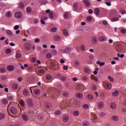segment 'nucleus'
Returning a JSON list of instances; mask_svg holds the SVG:
<instances>
[{"instance_id":"nucleus-1","label":"nucleus","mask_w":126,"mask_h":126,"mask_svg":"<svg viewBox=\"0 0 126 126\" xmlns=\"http://www.w3.org/2000/svg\"><path fill=\"white\" fill-rule=\"evenodd\" d=\"M27 102L28 105L29 107H32L33 106V103L32 100L31 99H28L27 100Z\"/></svg>"},{"instance_id":"nucleus-2","label":"nucleus","mask_w":126,"mask_h":126,"mask_svg":"<svg viewBox=\"0 0 126 126\" xmlns=\"http://www.w3.org/2000/svg\"><path fill=\"white\" fill-rule=\"evenodd\" d=\"M71 100H70L69 101V102L70 104L71 103ZM79 103V102L76 99H74L73 100L72 102V104L73 105L76 106Z\"/></svg>"},{"instance_id":"nucleus-3","label":"nucleus","mask_w":126,"mask_h":126,"mask_svg":"<svg viewBox=\"0 0 126 126\" xmlns=\"http://www.w3.org/2000/svg\"><path fill=\"white\" fill-rule=\"evenodd\" d=\"M24 46L25 49L28 50H29L31 48V45L29 43H26Z\"/></svg>"},{"instance_id":"nucleus-4","label":"nucleus","mask_w":126,"mask_h":126,"mask_svg":"<svg viewBox=\"0 0 126 126\" xmlns=\"http://www.w3.org/2000/svg\"><path fill=\"white\" fill-rule=\"evenodd\" d=\"M15 69L13 65H8L7 67V69L8 71H12Z\"/></svg>"},{"instance_id":"nucleus-5","label":"nucleus","mask_w":126,"mask_h":126,"mask_svg":"<svg viewBox=\"0 0 126 126\" xmlns=\"http://www.w3.org/2000/svg\"><path fill=\"white\" fill-rule=\"evenodd\" d=\"M104 88L106 89H110L111 87V84L110 83H106L104 85Z\"/></svg>"},{"instance_id":"nucleus-6","label":"nucleus","mask_w":126,"mask_h":126,"mask_svg":"<svg viewBox=\"0 0 126 126\" xmlns=\"http://www.w3.org/2000/svg\"><path fill=\"white\" fill-rule=\"evenodd\" d=\"M10 111L14 114L17 113V111L16 108L14 107H12L10 109Z\"/></svg>"},{"instance_id":"nucleus-7","label":"nucleus","mask_w":126,"mask_h":126,"mask_svg":"<svg viewBox=\"0 0 126 126\" xmlns=\"http://www.w3.org/2000/svg\"><path fill=\"white\" fill-rule=\"evenodd\" d=\"M22 16V14L21 12H18L15 13V16L17 18H20Z\"/></svg>"},{"instance_id":"nucleus-8","label":"nucleus","mask_w":126,"mask_h":126,"mask_svg":"<svg viewBox=\"0 0 126 126\" xmlns=\"http://www.w3.org/2000/svg\"><path fill=\"white\" fill-rule=\"evenodd\" d=\"M83 1L86 6L89 7L91 5L90 3L89 0H83Z\"/></svg>"},{"instance_id":"nucleus-9","label":"nucleus","mask_w":126,"mask_h":126,"mask_svg":"<svg viewBox=\"0 0 126 126\" xmlns=\"http://www.w3.org/2000/svg\"><path fill=\"white\" fill-rule=\"evenodd\" d=\"M71 49L69 47H66L64 50V53L67 54L70 53L71 51Z\"/></svg>"},{"instance_id":"nucleus-10","label":"nucleus","mask_w":126,"mask_h":126,"mask_svg":"<svg viewBox=\"0 0 126 126\" xmlns=\"http://www.w3.org/2000/svg\"><path fill=\"white\" fill-rule=\"evenodd\" d=\"M23 93L24 95L25 96H28L29 94V92L26 89H24L23 91Z\"/></svg>"},{"instance_id":"nucleus-11","label":"nucleus","mask_w":126,"mask_h":126,"mask_svg":"<svg viewBox=\"0 0 126 126\" xmlns=\"http://www.w3.org/2000/svg\"><path fill=\"white\" fill-rule=\"evenodd\" d=\"M86 98L89 100H91L94 99L93 96L91 94H89L86 96Z\"/></svg>"},{"instance_id":"nucleus-12","label":"nucleus","mask_w":126,"mask_h":126,"mask_svg":"<svg viewBox=\"0 0 126 126\" xmlns=\"http://www.w3.org/2000/svg\"><path fill=\"white\" fill-rule=\"evenodd\" d=\"M76 96L79 99H81L83 97V95L81 93H78L76 94Z\"/></svg>"},{"instance_id":"nucleus-13","label":"nucleus","mask_w":126,"mask_h":126,"mask_svg":"<svg viewBox=\"0 0 126 126\" xmlns=\"http://www.w3.org/2000/svg\"><path fill=\"white\" fill-rule=\"evenodd\" d=\"M100 10L99 8H95L94 10V13L96 14L97 16H98L99 14Z\"/></svg>"},{"instance_id":"nucleus-14","label":"nucleus","mask_w":126,"mask_h":126,"mask_svg":"<svg viewBox=\"0 0 126 126\" xmlns=\"http://www.w3.org/2000/svg\"><path fill=\"white\" fill-rule=\"evenodd\" d=\"M116 48L118 51H122L123 50V48L121 45H117L116 47Z\"/></svg>"},{"instance_id":"nucleus-15","label":"nucleus","mask_w":126,"mask_h":126,"mask_svg":"<svg viewBox=\"0 0 126 126\" xmlns=\"http://www.w3.org/2000/svg\"><path fill=\"white\" fill-rule=\"evenodd\" d=\"M106 37L104 36H102L99 37L98 38L99 41L100 42H102L105 41L106 39Z\"/></svg>"},{"instance_id":"nucleus-16","label":"nucleus","mask_w":126,"mask_h":126,"mask_svg":"<svg viewBox=\"0 0 126 126\" xmlns=\"http://www.w3.org/2000/svg\"><path fill=\"white\" fill-rule=\"evenodd\" d=\"M48 16L50 18L53 19L54 18V13L53 11H50L48 14Z\"/></svg>"},{"instance_id":"nucleus-17","label":"nucleus","mask_w":126,"mask_h":126,"mask_svg":"<svg viewBox=\"0 0 126 126\" xmlns=\"http://www.w3.org/2000/svg\"><path fill=\"white\" fill-rule=\"evenodd\" d=\"M63 121L64 122H66L68 121L69 119V117L67 115H65L63 117Z\"/></svg>"},{"instance_id":"nucleus-18","label":"nucleus","mask_w":126,"mask_h":126,"mask_svg":"<svg viewBox=\"0 0 126 126\" xmlns=\"http://www.w3.org/2000/svg\"><path fill=\"white\" fill-rule=\"evenodd\" d=\"M97 37H93L92 38V42L94 44H96L97 42Z\"/></svg>"},{"instance_id":"nucleus-19","label":"nucleus","mask_w":126,"mask_h":126,"mask_svg":"<svg viewBox=\"0 0 126 126\" xmlns=\"http://www.w3.org/2000/svg\"><path fill=\"white\" fill-rule=\"evenodd\" d=\"M97 106L100 109L103 108L104 106V104L102 102H99L97 104Z\"/></svg>"},{"instance_id":"nucleus-20","label":"nucleus","mask_w":126,"mask_h":126,"mask_svg":"<svg viewBox=\"0 0 126 126\" xmlns=\"http://www.w3.org/2000/svg\"><path fill=\"white\" fill-rule=\"evenodd\" d=\"M78 4L77 2L75 3L73 5V9L75 11L77 10L78 9Z\"/></svg>"},{"instance_id":"nucleus-21","label":"nucleus","mask_w":126,"mask_h":126,"mask_svg":"<svg viewBox=\"0 0 126 126\" xmlns=\"http://www.w3.org/2000/svg\"><path fill=\"white\" fill-rule=\"evenodd\" d=\"M61 39V37L58 35H56L54 37L53 39L55 41H59Z\"/></svg>"},{"instance_id":"nucleus-22","label":"nucleus","mask_w":126,"mask_h":126,"mask_svg":"<svg viewBox=\"0 0 126 126\" xmlns=\"http://www.w3.org/2000/svg\"><path fill=\"white\" fill-rule=\"evenodd\" d=\"M110 107L112 109H114L116 107V105L115 103L112 102L110 104Z\"/></svg>"},{"instance_id":"nucleus-23","label":"nucleus","mask_w":126,"mask_h":126,"mask_svg":"<svg viewBox=\"0 0 126 126\" xmlns=\"http://www.w3.org/2000/svg\"><path fill=\"white\" fill-rule=\"evenodd\" d=\"M40 93V91L38 89H35L34 91V93L35 94L37 95L39 94Z\"/></svg>"},{"instance_id":"nucleus-24","label":"nucleus","mask_w":126,"mask_h":126,"mask_svg":"<svg viewBox=\"0 0 126 126\" xmlns=\"http://www.w3.org/2000/svg\"><path fill=\"white\" fill-rule=\"evenodd\" d=\"M5 117V116L4 114L0 112V120L4 119Z\"/></svg>"},{"instance_id":"nucleus-25","label":"nucleus","mask_w":126,"mask_h":126,"mask_svg":"<svg viewBox=\"0 0 126 126\" xmlns=\"http://www.w3.org/2000/svg\"><path fill=\"white\" fill-rule=\"evenodd\" d=\"M6 15L7 17H10L12 16V13L10 11H8L6 13Z\"/></svg>"},{"instance_id":"nucleus-26","label":"nucleus","mask_w":126,"mask_h":126,"mask_svg":"<svg viewBox=\"0 0 126 126\" xmlns=\"http://www.w3.org/2000/svg\"><path fill=\"white\" fill-rule=\"evenodd\" d=\"M18 87V85L16 84H14L12 85V88L14 90L16 89Z\"/></svg>"},{"instance_id":"nucleus-27","label":"nucleus","mask_w":126,"mask_h":126,"mask_svg":"<svg viewBox=\"0 0 126 126\" xmlns=\"http://www.w3.org/2000/svg\"><path fill=\"white\" fill-rule=\"evenodd\" d=\"M84 71L85 73L88 74L90 72V70L87 67H85L84 68Z\"/></svg>"},{"instance_id":"nucleus-28","label":"nucleus","mask_w":126,"mask_h":126,"mask_svg":"<svg viewBox=\"0 0 126 126\" xmlns=\"http://www.w3.org/2000/svg\"><path fill=\"white\" fill-rule=\"evenodd\" d=\"M6 32L9 36H12L13 34L11 31L7 30L6 31Z\"/></svg>"},{"instance_id":"nucleus-29","label":"nucleus","mask_w":126,"mask_h":126,"mask_svg":"<svg viewBox=\"0 0 126 126\" xmlns=\"http://www.w3.org/2000/svg\"><path fill=\"white\" fill-rule=\"evenodd\" d=\"M119 94V92L118 91L116 90L114 92H113L112 93V95L114 96H116Z\"/></svg>"},{"instance_id":"nucleus-30","label":"nucleus","mask_w":126,"mask_h":126,"mask_svg":"<svg viewBox=\"0 0 126 126\" xmlns=\"http://www.w3.org/2000/svg\"><path fill=\"white\" fill-rule=\"evenodd\" d=\"M22 117L24 120L25 121H27L28 119V118L27 116L25 114H23L22 115Z\"/></svg>"},{"instance_id":"nucleus-31","label":"nucleus","mask_w":126,"mask_h":126,"mask_svg":"<svg viewBox=\"0 0 126 126\" xmlns=\"http://www.w3.org/2000/svg\"><path fill=\"white\" fill-rule=\"evenodd\" d=\"M2 102L4 104H6L8 103V101L6 99H3L2 100Z\"/></svg>"},{"instance_id":"nucleus-32","label":"nucleus","mask_w":126,"mask_h":126,"mask_svg":"<svg viewBox=\"0 0 126 126\" xmlns=\"http://www.w3.org/2000/svg\"><path fill=\"white\" fill-rule=\"evenodd\" d=\"M63 32L64 35L65 36H67L68 35V32L67 30L66 29H64L63 30Z\"/></svg>"},{"instance_id":"nucleus-33","label":"nucleus","mask_w":126,"mask_h":126,"mask_svg":"<svg viewBox=\"0 0 126 126\" xmlns=\"http://www.w3.org/2000/svg\"><path fill=\"white\" fill-rule=\"evenodd\" d=\"M96 63L97 64H99L101 66H103L105 64V63L103 62H100L99 61H97Z\"/></svg>"},{"instance_id":"nucleus-34","label":"nucleus","mask_w":126,"mask_h":126,"mask_svg":"<svg viewBox=\"0 0 126 126\" xmlns=\"http://www.w3.org/2000/svg\"><path fill=\"white\" fill-rule=\"evenodd\" d=\"M68 12H65L64 13V16H63V17L65 19H67L68 18Z\"/></svg>"},{"instance_id":"nucleus-35","label":"nucleus","mask_w":126,"mask_h":126,"mask_svg":"<svg viewBox=\"0 0 126 126\" xmlns=\"http://www.w3.org/2000/svg\"><path fill=\"white\" fill-rule=\"evenodd\" d=\"M111 119L114 121H117L118 119V117L116 116H113L112 117Z\"/></svg>"},{"instance_id":"nucleus-36","label":"nucleus","mask_w":126,"mask_h":126,"mask_svg":"<svg viewBox=\"0 0 126 126\" xmlns=\"http://www.w3.org/2000/svg\"><path fill=\"white\" fill-rule=\"evenodd\" d=\"M26 10L27 12L28 13H31L32 11L31 8L30 7H29L27 8Z\"/></svg>"},{"instance_id":"nucleus-37","label":"nucleus","mask_w":126,"mask_h":126,"mask_svg":"<svg viewBox=\"0 0 126 126\" xmlns=\"http://www.w3.org/2000/svg\"><path fill=\"white\" fill-rule=\"evenodd\" d=\"M83 88L82 85L79 84H78L77 87V88L79 90H81Z\"/></svg>"},{"instance_id":"nucleus-38","label":"nucleus","mask_w":126,"mask_h":126,"mask_svg":"<svg viewBox=\"0 0 126 126\" xmlns=\"http://www.w3.org/2000/svg\"><path fill=\"white\" fill-rule=\"evenodd\" d=\"M52 76L51 75L48 74L46 76V78L47 80H50L52 78Z\"/></svg>"},{"instance_id":"nucleus-39","label":"nucleus","mask_w":126,"mask_h":126,"mask_svg":"<svg viewBox=\"0 0 126 126\" xmlns=\"http://www.w3.org/2000/svg\"><path fill=\"white\" fill-rule=\"evenodd\" d=\"M63 96L65 97H67L68 96V93L67 91H64L63 93Z\"/></svg>"},{"instance_id":"nucleus-40","label":"nucleus","mask_w":126,"mask_h":126,"mask_svg":"<svg viewBox=\"0 0 126 126\" xmlns=\"http://www.w3.org/2000/svg\"><path fill=\"white\" fill-rule=\"evenodd\" d=\"M46 58L47 59H50L52 57V55L50 53H48L46 56Z\"/></svg>"},{"instance_id":"nucleus-41","label":"nucleus","mask_w":126,"mask_h":126,"mask_svg":"<svg viewBox=\"0 0 126 126\" xmlns=\"http://www.w3.org/2000/svg\"><path fill=\"white\" fill-rule=\"evenodd\" d=\"M73 114L74 115L78 116L79 114V112L78 111H76L73 112Z\"/></svg>"},{"instance_id":"nucleus-42","label":"nucleus","mask_w":126,"mask_h":126,"mask_svg":"<svg viewBox=\"0 0 126 126\" xmlns=\"http://www.w3.org/2000/svg\"><path fill=\"white\" fill-rule=\"evenodd\" d=\"M87 21L90 22L92 20V17L91 16H89L87 17L86 18Z\"/></svg>"},{"instance_id":"nucleus-43","label":"nucleus","mask_w":126,"mask_h":126,"mask_svg":"<svg viewBox=\"0 0 126 126\" xmlns=\"http://www.w3.org/2000/svg\"><path fill=\"white\" fill-rule=\"evenodd\" d=\"M11 49L9 48H7L5 50V52L7 54H8L11 53Z\"/></svg>"},{"instance_id":"nucleus-44","label":"nucleus","mask_w":126,"mask_h":126,"mask_svg":"<svg viewBox=\"0 0 126 126\" xmlns=\"http://www.w3.org/2000/svg\"><path fill=\"white\" fill-rule=\"evenodd\" d=\"M57 30V28L56 27H54L51 29L50 31L51 32H56Z\"/></svg>"},{"instance_id":"nucleus-45","label":"nucleus","mask_w":126,"mask_h":126,"mask_svg":"<svg viewBox=\"0 0 126 126\" xmlns=\"http://www.w3.org/2000/svg\"><path fill=\"white\" fill-rule=\"evenodd\" d=\"M89 125V123L87 121L84 122L83 123V126H88Z\"/></svg>"},{"instance_id":"nucleus-46","label":"nucleus","mask_w":126,"mask_h":126,"mask_svg":"<svg viewBox=\"0 0 126 126\" xmlns=\"http://www.w3.org/2000/svg\"><path fill=\"white\" fill-rule=\"evenodd\" d=\"M33 67L32 66H29L27 68V70L28 71L31 72Z\"/></svg>"},{"instance_id":"nucleus-47","label":"nucleus","mask_w":126,"mask_h":126,"mask_svg":"<svg viewBox=\"0 0 126 126\" xmlns=\"http://www.w3.org/2000/svg\"><path fill=\"white\" fill-rule=\"evenodd\" d=\"M45 106L46 108H48L50 106V104L49 103L46 102L45 103Z\"/></svg>"},{"instance_id":"nucleus-48","label":"nucleus","mask_w":126,"mask_h":126,"mask_svg":"<svg viewBox=\"0 0 126 126\" xmlns=\"http://www.w3.org/2000/svg\"><path fill=\"white\" fill-rule=\"evenodd\" d=\"M51 52L53 55H56L57 54V52L56 50L55 49H52L51 50Z\"/></svg>"},{"instance_id":"nucleus-49","label":"nucleus","mask_w":126,"mask_h":126,"mask_svg":"<svg viewBox=\"0 0 126 126\" xmlns=\"http://www.w3.org/2000/svg\"><path fill=\"white\" fill-rule=\"evenodd\" d=\"M19 7L20 8H23L24 7V4L22 2L20 3L19 4Z\"/></svg>"},{"instance_id":"nucleus-50","label":"nucleus","mask_w":126,"mask_h":126,"mask_svg":"<svg viewBox=\"0 0 126 126\" xmlns=\"http://www.w3.org/2000/svg\"><path fill=\"white\" fill-rule=\"evenodd\" d=\"M19 103L20 105L22 107L24 106V102L21 100H20L19 101Z\"/></svg>"},{"instance_id":"nucleus-51","label":"nucleus","mask_w":126,"mask_h":126,"mask_svg":"<svg viewBox=\"0 0 126 126\" xmlns=\"http://www.w3.org/2000/svg\"><path fill=\"white\" fill-rule=\"evenodd\" d=\"M38 72L40 74H44L45 73V71L43 69H39L38 71Z\"/></svg>"},{"instance_id":"nucleus-52","label":"nucleus","mask_w":126,"mask_h":126,"mask_svg":"<svg viewBox=\"0 0 126 126\" xmlns=\"http://www.w3.org/2000/svg\"><path fill=\"white\" fill-rule=\"evenodd\" d=\"M81 50L82 51H84L85 50V46L83 45H82L81 46Z\"/></svg>"},{"instance_id":"nucleus-53","label":"nucleus","mask_w":126,"mask_h":126,"mask_svg":"<svg viewBox=\"0 0 126 126\" xmlns=\"http://www.w3.org/2000/svg\"><path fill=\"white\" fill-rule=\"evenodd\" d=\"M91 88L93 90H95L97 88L96 86L95 85H94L92 86Z\"/></svg>"},{"instance_id":"nucleus-54","label":"nucleus","mask_w":126,"mask_h":126,"mask_svg":"<svg viewBox=\"0 0 126 126\" xmlns=\"http://www.w3.org/2000/svg\"><path fill=\"white\" fill-rule=\"evenodd\" d=\"M55 65L53 62H51L50 64V67L51 68H53L55 66Z\"/></svg>"},{"instance_id":"nucleus-55","label":"nucleus","mask_w":126,"mask_h":126,"mask_svg":"<svg viewBox=\"0 0 126 126\" xmlns=\"http://www.w3.org/2000/svg\"><path fill=\"white\" fill-rule=\"evenodd\" d=\"M108 78L110 79V81L112 82L114 81V79L113 78H112L110 76H108Z\"/></svg>"},{"instance_id":"nucleus-56","label":"nucleus","mask_w":126,"mask_h":126,"mask_svg":"<svg viewBox=\"0 0 126 126\" xmlns=\"http://www.w3.org/2000/svg\"><path fill=\"white\" fill-rule=\"evenodd\" d=\"M83 107L84 109H87L88 108L89 106L88 104H85L83 105Z\"/></svg>"},{"instance_id":"nucleus-57","label":"nucleus","mask_w":126,"mask_h":126,"mask_svg":"<svg viewBox=\"0 0 126 126\" xmlns=\"http://www.w3.org/2000/svg\"><path fill=\"white\" fill-rule=\"evenodd\" d=\"M120 31L123 34H125L126 33V30L125 29H121Z\"/></svg>"},{"instance_id":"nucleus-58","label":"nucleus","mask_w":126,"mask_h":126,"mask_svg":"<svg viewBox=\"0 0 126 126\" xmlns=\"http://www.w3.org/2000/svg\"><path fill=\"white\" fill-rule=\"evenodd\" d=\"M54 113L56 115H59L61 114V112L59 110H57Z\"/></svg>"},{"instance_id":"nucleus-59","label":"nucleus","mask_w":126,"mask_h":126,"mask_svg":"<svg viewBox=\"0 0 126 126\" xmlns=\"http://www.w3.org/2000/svg\"><path fill=\"white\" fill-rule=\"evenodd\" d=\"M74 64L76 66H79V63L78 61H75L74 63Z\"/></svg>"},{"instance_id":"nucleus-60","label":"nucleus","mask_w":126,"mask_h":126,"mask_svg":"<svg viewBox=\"0 0 126 126\" xmlns=\"http://www.w3.org/2000/svg\"><path fill=\"white\" fill-rule=\"evenodd\" d=\"M118 20V18L117 17H113L112 18L111 20L112 21H117Z\"/></svg>"},{"instance_id":"nucleus-61","label":"nucleus","mask_w":126,"mask_h":126,"mask_svg":"<svg viewBox=\"0 0 126 126\" xmlns=\"http://www.w3.org/2000/svg\"><path fill=\"white\" fill-rule=\"evenodd\" d=\"M36 60V58L35 57H33L32 58L31 61L32 62L34 63Z\"/></svg>"},{"instance_id":"nucleus-62","label":"nucleus","mask_w":126,"mask_h":126,"mask_svg":"<svg viewBox=\"0 0 126 126\" xmlns=\"http://www.w3.org/2000/svg\"><path fill=\"white\" fill-rule=\"evenodd\" d=\"M89 59L91 60H92L94 59V57L93 55H91L89 56Z\"/></svg>"},{"instance_id":"nucleus-63","label":"nucleus","mask_w":126,"mask_h":126,"mask_svg":"<svg viewBox=\"0 0 126 126\" xmlns=\"http://www.w3.org/2000/svg\"><path fill=\"white\" fill-rule=\"evenodd\" d=\"M21 55L20 54L17 53L16 55V57L17 58H19L21 57Z\"/></svg>"},{"instance_id":"nucleus-64","label":"nucleus","mask_w":126,"mask_h":126,"mask_svg":"<svg viewBox=\"0 0 126 126\" xmlns=\"http://www.w3.org/2000/svg\"><path fill=\"white\" fill-rule=\"evenodd\" d=\"M40 42V40L39 38H36L35 39V43H39Z\"/></svg>"}]
</instances>
